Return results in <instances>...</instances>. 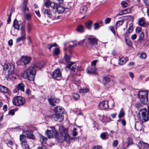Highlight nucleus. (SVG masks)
I'll use <instances>...</instances> for the list:
<instances>
[{"label":"nucleus","mask_w":149,"mask_h":149,"mask_svg":"<svg viewBox=\"0 0 149 149\" xmlns=\"http://www.w3.org/2000/svg\"><path fill=\"white\" fill-rule=\"evenodd\" d=\"M130 12L129 9H126L122 11L119 12V15H122L123 14H125L129 13Z\"/></svg>","instance_id":"nucleus-37"},{"label":"nucleus","mask_w":149,"mask_h":149,"mask_svg":"<svg viewBox=\"0 0 149 149\" xmlns=\"http://www.w3.org/2000/svg\"><path fill=\"white\" fill-rule=\"evenodd\" d=\"M61 75V72L60 69L59 68L56 69L52 74V77L54 79H56L57 77H60Z\"/></svg>","instance_id":"nucleus-12"},{"label":"nucleus","mask_w":149,"mask_h":149,"mask_svg":"<svg viewBox=\"0 0 149 149\" xmlns=\"http://www.w3.org/2000/svg\"><path fill=\"white\" fill-rule=\"evenodd\" d=\"M58 45L56 43H54L52 44H50L47 45V47L50 51L51 50V48L53 47H57Z\"/></svg>","instance_id":"nucleus-36"},{"label":"nucleus","mask_w":149,"mask_h":149,"mask_svg":"<svg viewBox=\"0 0 149 149\" xmlns=\"http://www.w3.org/2000/svg\"><path fill=\"white\" fill-rule=\"evenodd\" d=\"M103 79L106 82H109L110 81L109 78L107 77H104Z\"/></svg>","instance_id":"nucleus-62"},{"label":"nucleus","mask_w":149,"mask_h":149,"mask_svg":"<svg viewBox=\"0 0 149 149\" xmlns=\"http://www.w3.org/2000/svg\"><path fill=\"white\" fill-rule=\"evenodd\" d=\"M130 25H131V24H130V27L128 29V31H127L128 33H131L132 32V31L133 30V26H132V25H131V26H130Z\"/></svg>","instance_id":"nucleus-53"},{"label":"nucleus","mask_w":149,"mask_h":149,"mask_svg":"<svg viewBox=\"0 0 149 149\" xmlns=\"http://www.w3.org/2000/svg\"><path fill=\"white\" fill-rule=\"evenodd\" d=\"M25 136H24L23 134H21L20 135L19 139L21 142L26 141L25 139Z\"/></svg>","instance_id":"nucleus-44"},{"label":"nucleus","mask_w":149,"mask_h":149,"mask_svg":"<svg viewBox=\"0 0 149 149\" xmlns=\"http://www.w3.org/2000/svg\"><path fill=\"white\" fill-rule=\"evenodd\" d=\"M21 144L22 147L25 149H30L29 145L26 141L21 142Z\"/></svg>","instance_id":"nucleus-27"},{"label":"nucleus","mask_w":149,"mask_h":149,"mask_svg":"<svg viewBox=\"0 0 149 149\" xmlns=\"http://www.w3.org/2000/svg\"><path fill=\"white\" fill-rule=\"evenodd\" d=\"M14 70V65L12 63L6 64L3 66V71L7 75H9L13 73Z\"/></svg>","instance_id":"nucleus-6"},{"label":"nucleus","mask_w":149,"mask_h":149,"mask_svg":"<svg viewBox=\"0 0 149 149\" xmlns=\"http://www.w3.org/2000/svg\"><path fill=\"white\" fill-rule=\"evenodd\" d=\"M51 3L50 1H47L45 4V6L46 7H48L49 6H50Z\"/></svg>","instance_id":"nucleus-57"},{"label":"nucleus","mask_w":149,"mask_h":149,"mask_svg":"<svg viewBox=\"0 0 149 149\" xmlns=\"http://www.w3.org/2000/svg\"><path fill=\"white\" fill-rule=\"evenodd\" d=\"M13 26L15 29L19 30V26L18 24V21L15 19L13 22Z\"/></svg>","instance_id":"nucleus-30"},{"label":"nucleus","mask_w":149,"mask_h":149,"mask_svg":"<svg viewBox=\"0 0 149 149\" xmlns=\"http://www.w3.org/2000/svg\"><path fill=\"white\" fill-rule=\"evenodd\" d=\"M61 114L54 113L52 116V117L54 120L60 122L63 119V117Z\"/></svg>","instance_id":"nucleus-13"},{"label":"nucleus","mask_w":149,"mask_h":149,"mask_svg":"<svg viewBox=\"0 0 149 149\" xmlns=\"http://www.w3.org/2000/svg\"><path fill=\"white\" fill-rule=\"evenodd\" d=\"M100 26L99 24L97 22H96L94 24V29L95 30H97L99 29Z\"/></svg>","instance_id":"nucleus-52"},{"label":"nucleus","mask_w":149,"mask_h":149,"mask_svg":"<svg viewBox=\"0 0 149 149\" xmlns=\"http://www.w3.org/2000/svg\"><path fill=\"white\" fill-rule=\"evenodd\" d=\"M76 130V128H74L73 130V135L74 136H76L77 135V132Z\"/></svg>","instance_id":"nucleus-61"},{"label":"nucleus","mask_w":149,"mask_h":149,"mask_svg":"<svg viewBox=\"0 0 149 149\" xmlns=\"http://www.w3.org/2000/svg\"><path fill=\"white\" fill-rule=\"evenodd\" d=\"M85 41V40H82L81 42H78L77 43L76 41H74L73 42V45H71V44H70L69 45L70 47V48H71L72 47H76L78 44L79 45H81V42L83 43Z\"/></svg>","instance_id":"nucleus-28"},{"label":"nucleus","mask_w":149,"mask_h":149,"mask_svg":"<svg viewBox=\"0 0 149 149\" xmlns=\"http://www.w3.org/2000/svg\"><path fill=\"white\" fill-rule=\"evenodd\" d=\"M12 102L13 104L17 106H20L23 105L26 103V101L24 98L20 96L14 97Z\"/></svg>","instance_id":"nucleus-5"},{"label":"nucleus","mask_w":149,"mask_h":149,"mask_svg":"<svg viewBox=\"0 0 149 149\" xmlns=\"http://www.w3.org/2000/svg\"><path fill=\"white\" fill-rule=\"evenodd\" d=\"M123 23V20H120L117 22L116 24V29H117L118 27H119L120 26L122 25Z\"/></svg>","instance_id":"nucleus-39"},{"label":"nucleus","mask_w":149,"mask_h":149,"mask_svg":"<svg viewBox=\"0 0 149 149\" xmlns=\"http://www.w3.org/2000/svg\"><path fill=\"white\" fill-rule=\"evenodd\" d=\"M118 141L116 140H115L113 143V146L114 147H116L118 144Z\"/></svg>","instance_id":"nucleus-58"},{"label":"nucleus","mask_w":149,"mask_h":149,"mask_svg":"<svg viewBox=\"0 0 149 149\" xmlns=\"http://www.w3.org/2000/svg\"><path fill=\"white\" fill-rule=\"evenodd\" d=\"M42 67L39 63L35 64L34 67L32 66L29 67L22 74L23 77L25 79H28L30 81H33L34 80L36 72L35 68H40Z\"/></svg>","instance_id":"nucleus-1"},{"label":"nucleus","mask_w":149,"mask_h":149,"mask_svg":"<svg viewBox=\"0 0 149 149\" xmlns=\"http://www.w3.org/2000/svg\"><path fill=\"white\" fill-rule=\"evenodd\" d=\"M60 136L58 138L59 141L62 142L69 139V136L67 130L63 127L59 129Z\"/></svg>","instance_id":"nucleus-3"},{"label":"nucleus","mask_w":149,"mask_h":149,"mask_svg":"<svg viewBox=\"0 0 149 149\" xmlns=\"http://www.w3.org/2000/svg\"><path fill=\"white\" fill-rule=\"evenodd\" d=\"M87 10V7L86 6H83L81 8L80 11L81 14H84Z\"/></svg>","instance_id":"nucleus-34"},{"label":"nucleus","mask_w":149,"mask_h":149,"mask_svg":"<svg viewBox=\"0 0 149 149\" xmlns=\"http://www.w3.org/2000/svg\"><path fill=\"white\" fill-rule=\"evenodd\" d=\"M9 91V89L6 87L0 85V92L6 93H8Z\"/></svg>","instance_id":"nucleus-24"},{"label":"nucleus","mask_w":149,"mask_h":149,"mask_svg":"<svg viewBox=\"0 0 149 149\" xmlns=\"http://www.w3.org/2000/svg\"><path fill=\"white\" fill-rule=\"evenodd\" d=\"M8 146L10 147L14 146H16V145L14 143V142L11 140L9 141L7 143Z\"/></svg>","instance_id":"nucleus-46"},{"label":"nucleus","mask_w":149,"mask_h":149,"mask_svg":"<svg viewBox=\"0 0 149 149\" xmlns=\"http://www.w3.org/2000/svg\"><path fill=\"white\" fill-rule=\"evenodd\" d=\"M64 109L61 107H57L54 108V113L62 114L63 112Z\"/></svg>","instance_id":"nucleus-18"},{"label":"nucleus","mask_w":149,"mask_h":149,"mask_svg":"<svg viewBox=\"0 0 149 149\" xmlns=\"http://www.w3.org/2000/svg\"><path fill=\"white\" fill-rule=\"evenodd\" d=\"M47 100L49 104L53 106L55 105V103H57L59 102V100L58 99L55 98L54 96L53 95H50V96H49Z\"/></svg>","instance_id":"nucleus-9"},{"label":"nucleus","mask_w":149,"mask_h":149,"mask_svg":"<svg viewBox=\"0 0 149 149\" xmlns=\"http://www.w3.org/2000/svg\"><path fill=\"white\" fill-rule=\"evenodd\" d=\"M96 68L94 66L88 67L86 70L87 73L89 74H95V73Z\"/></svg>","instance_id":"nucleus-15"},{"label":"nucleus","mask_w":149,"mask_h":149,"mask_svg":"<svg viewBox=\"0 0 149 149\" xmlns=\"http://www.w3.org/2000/svg\"><path fill=\"white\" fill-rule=\"evenodd\" d=\"M140 56L141 58L143 59L145 58L146 57V54L145 53H142L141 54Z\"/></svg>","instance_id":"nucleus-60"},{"label":"nucleus","mask_w":149,"mask_h":149,"mask_svg":"<svg viewBox=\"0 0 149 149\" xmlns=\"http://www.w3.org/2000/svg\"><path fill=\"white\" fill-rule=\"evenodd\" d=\"M57 6L56 8V11L55 13L59 14L63 13L65 10V8L58 5Z\"/></svg>","instance_id":"nucleus-19"},{"label":"nucleus","mask_w":149,"mask_h":149,"mask_svg":"<svg viewBox=\"0 0 149 149\" xmlns=\"http://www.w3.org/2000/svg\"><path fill=\"white\" fill-rule=\"evenodd\" d=\"M148 143L142 141H140L139 143L138 146L140 148H144L146 147H148Z\"/></svg>","instance_id":"nucleus-25"},{"label":"nucleus","mask_w":149,"mask_h":149,"mask_svg":"<svg viewBox=\"0 0 149 149\" xmlns=\"http://www.w3.org/2000/svg\"><path fill=\"white\" fill-rule=\"evenodd\" d=\"M65 58L67 62L70 59V56L67 54H65Z\"/></svg>","instance_id":"nucleus-59"},{"label":"nucleus","mask_w":149,"mask_h":149,"mask_svg":"<svg viewBox=\"0 0 149 149\" xmlns=\"http://www.w3.org/2000/svg\"><path fill=\"white\" fill-rule=\"evenodd\" d=\"M127 147L132 145L133 143V141L132 139L130 138H128L127 139Z\"/></svg>","instance_id":"nucleus-43"},{"label":"nucleus","mask_w":149,"mask_h":149,"mask_svg":"<svg viewBox=\"0 0 149 149\" xmlns=\"http://www.w3.org/2000/svg\"><path fill=\"white\" fill-rule=\"evenodd\" d=\"M111 18H106L104 21L105 23L106 24L109 23L111 21Z\"/></svg>","instance_id":"nucleus-56"},{"label":"nucleus","mask_w":149,"mask_h":149,"mask_svg":"<svg viewBox=\"0 0 149 149\" xmlns=\"http://www.w3.org/2000/svg\"><path fill=\"white\" fill-rule=\"evenodd\" d=\"M33 25L32 24L29 23L27 24V28L28 32H30L32 29Z\"/></svg>","instance_id":"nucleus-35"},{"label":"nucleus","mask_w":149,"mask_h":149,"mask_svg":"<svg viewBox=\"0 0 149 149\" xmlns=\"http://www.w3.org/2000/svg\"><path fill=\"white\" fill-rule=\"evenodd\" d=\"M140 112L142 116L143 120L145 122L149 120V110H147L146 108L140 110Z\"/></svg>","instance_id":"nucleus-8"},{"label":"nucleus","mask_w":149,"mask_h":149,"mask_svg":"<svg viewBox=\"0 0 149 149\" xmlns=\"http://www.w3.org/2000/svg\"><path fill=\"white\" fill-rule=\"evenodd\" d=\"M66 68L69 70L70 74L72 75L77 74L79 69L78 66L74 62H70L67 66Z\"/></svg>","instance_id":"nucleus-4"},{"label":"nucleus","mask_w":149,"mask_h":149,"mask_svg":"<svg viewBox=\"0 0 149 149\" xmlns=\"http://www.w3.org/2000/svg\"><path fill=\"white\" fill-rule=\"evenodd\" d=\"M121 4L122 7L124 8L126 7L128 5V3L127 2L124 1H122L121 3Z\"/></svg>","instance_id":"nucleus-51"},{"label":"nucleus","mask_w":149,"mask_h":149,"mask_svg":"<svg viewBox=\"0 0 149 149\" xmlns=\"http://www.w3.org/2000/svg\"><path fill=\"white\" fill-rule=\"evenodd\" d=\"M99 117V119L100 120H101L102 122L104 123L105 125L106 124V122L108 120V118L104 115L101 116L100 115H98Z\"/></svg>","instance_id":"nucleus-23"},{"label":"nucleus","mask_w":149,"mask_h":149,"mask_svg":"<svg viewBox=\"0 0 149 149\" xmlns=\"http://www.w3.org/2000/svg\"><path fill=\"white\" fill-rule=\"evenodd\" d=\"M144 34L143 32H142L139 36V39L143 40L144 37Z\"/></svg>","instance_id":"nucleus-54"},{"label":"nucleus","mask_w":149,"mask_h":149,"mask_svg":"<svg viewBox=\"0 0 149 149\" xmlns=\"http://www.w3.org/2000/svg\"><path fill=\"white\" fill-rule=\"evenodd\" d=\"M76 30L78 32L83 33L84 31V27L82 25H79L77 26Z\"/></svg>","instance_id":"nucleus-29"},{"label":"nucleus","mask_w":149,"mask_h":149,"mask_svg":"<svg viewBox=\"0 0 149 149\" xmlns=\"http://www.w3.org/2000/svg\"><path fill=\"white\" fill-rule=\"evenodd\" d=\"M89 91V90L87 88H84L83 89H81L80 90V92L81 93H88Z\"/></svg>","instance_id":"nucleus-47"},{"label":"nucleus","mask_w":149,"mask_h":149,"mask_svg":"<svg viewBox=\"0 0 149 149\" xmlns=\"http://www.w3.org/2000/svg\"><path fill=\"white\" fill-rule=\"evenodd\" d=\"M25 39L26 36H21L17 38L16 39V42H19L22 40H25Z\"/></svg>","instance_id":"nucleus-40"},{"label":"nucleus","mask_w":149,"mask_h":149,"mask_svg":"<svg viewBox=\"0 0 149 149\" xmlns=\"http://www.w3.org/2000/svg\"><path fill=\"white\" fill-rule=\"evenodd\" d=\"M142 31V28L139 27H136V31L137 33H139L141 32Z\"/></svg>","instance_id":"nucleus-55"},{"label":"nucleus","mask_w":149,"mask_h":149,"mask_svg":"<svg viewBox=\"0 0 149 149\" xmlns=\"http://www.w3.org/2000/svg\"><path fill=\"white\" fill-rule=\"evenodd\" d=\"M107 133H103L101 134L100 136V137L103 139L105 140L107 139L106 134Z\"/></svg>","instance_id":"nucleus-48"},{"label":"nucleus","mask_w":149,"mask_h":149,"mask_svg":"<svg viewBox=\"0 0 149 149\" xmlns=\"http://www.w3.org/2000/svg\"><path fill=\"white\" fill-rule=\"evenodd\" d=\"M43 13L45 15H46L48 17L52 18L53 15L52 11L48 8L45 9L43 10Z\"/></svg>","instance_id":"nucleus-14"},{"label":"nucleus","mask_w":149,"mask_h":149,"mask_svg":"<svg viewBox=\"0 0 149 149\" xmlns=\"http://www.w3.org/2000/svg\"><path fill=\"white\" fill-rule=\"evenodd\" d=\"M98 106L101 109H105L109 108L108 102L107 101H104L100 103Z\"/></svg>","instance_id":"nucleus-11"},{"label":"nucleus","mask_w":149,"mask_h":149,"mask_svg":"<svg viewBox=\"0 0 149 149\" xmlns=\"http://www.w3.org/2000/svg\"><path fill=\"white\" fill-rule=\"evenodd\" d=\"M138 24L140 26H144L146 24L145 18L142 17L139 19V20Z\"/></svg>","instance_id":"nucleus-26"},{"label":"nucleus","mask_w":149,"mask_h":149,"mask_svg":"<svg viewBox=\"0 0 149 149\" xmlns=\"http://www.w3.org/2000/svg\"><path fill=\"white\" fill-rule=\"evenodd\" d=\"M28 0H23L22 5V9L24 12L28 11L29 8L27 7Z\"/></svg>","instance_id":"nucleus-20"},{"label":"nucleus","mask_w":149,"mask_h":149,"mask_svg":"<svg viewBox=\"0 0 149 149\" xmlns=\"http://www.w3.org/2000/svg\"><path fill=\"white\" fill-rule=\"evenodd\" d=\"M58 5V4L56 3L51 2L50 6L53 9H56V7H58L57 6Z\"/></svg>","instance_id":"nucleus-42"},{"label":"nucleus","mask_w":149,"mask_h":149,"mask_svg":"<svg viewBox=\"0 0 149 149\" xmlns=\"http://www.w3.org/2000/svg\"><path fill=\"white\" fill-rule=\"evenodd\" d=\"M125 114V111L123 109H121L118 114V117L120 118L123 116Z\"/></svg>","instance_id":"nucleus-41"},{"label":"nucleus","mask_w":149,"mask_h":149,"mask_svg":"<svg viewBox=\"0 0 149 149\" xmlns=\"http://www.w3.org/2000/svg\"><path fill=\"white\" fill-rule=\"evenodd\" d=\"M135 127L137 131H141L142 129L143 126L141 124L138 123L135 124Z\"/></svg>","instance_id":"nucleus-33"},{"label":"nucleus","mask_w":149,"mask_h":149,"mask_svg":"<svg viewBox=\"0 0 149 149\" xmlns=\"http://www.w3.org/2000/svg\"><path fill=\"white\" fill-rule=\"evenodd\" d=\"M50 127L51 128V130H47L46 132V133L48 138L56 137L58 134V133L55 130L54 127L53 126L52 127Z\"/></svg>","instance_id":"nucleus-7"},{"label":"nucleus","mask_w":149,"mask_h":149,"mask_svg":"<svg viewBox=\"0 0 149 149\" xmlns=\"http://www.w3.org/2000/svg\"><path fill=\"white\" fill-rule=\"evenodd\" d=\"M21 31V36H26V33L25 27L24 25H22L20 29Z\"/></svg>","instance_id":"nucleus-32"},{"label":"nucleus","mask_w":149,"mask_h":149,"mask_svg":"<svg viewBox=\"0 0 149 149\" xmlns=\"http://www.w3.org/2000/svg\"><path fill=\"white\" fill-rule=\"evenodd\" d=\"M23 133L25 134V136H26L29 138L31 139H34L35 138L32 132L31 131H24Z\"/></svg>","instance_id":"nucleus-17"},{"label":"nucleus","mask_w":149,"mask_h":149,"mask_svg":"<svg viewBox=\"0 0 149 149\" xmlns=\"http://www.w3.org/2000/svg\"><path fill=\"white\" fill-rule=\"evenodd\" d=\"M125 41L127 45L131 46L132 45V42L128 37H125Z\"/></svg>","instance_id":"nucleus-38"},{"label":"nucleus","mask_w":149,"mask_h":149,"mask_svg":"<svg viewBox=\"0 0 149 149\" xmlns=\"http://www.w3.org/2000/svg\"><path fill=\"white\" fill-rule=\"evenodd\" d=\"M111 31L113 32V34H114L115 36H116L118 37V34H116V32L115 31V29L114 27L112 26H110L109 27Z\"/></svg>","instance_id":"nucleus-45"},{"label":"nucleus","mask_w":149,"mask_h":149,"mask_svg":"<svg viewBox=\"0 0 149 149\" xmlns=\"http://www.w3.org/2000/svg\"><path fill=\"white\" fill-rule=\"evenodd\" d=\"M92 149H102V148L100 146L97 145L94 146Z\"/></svg>","instance_id":"nucleus-63"},{"label":"nucleus","mask_w":149,"mask_h":149,"mask_svg":"<svg viewBox=\"0 0 149 149\" xmlns=\"http://www.w3.org/2000/svg\"><path fill=\"white\" fill-rule=\"evenodd\" d=\"M148 90H142L139 91L137 95L138 98L143 104H146L148 102Z\"/></svg>","instance_id":"nucleus-2"},{"label":"nucleus","mask_w":149,"mask_h":149,"mask_svg":"<svg viewBox=\"0 0 149 149\" xmlns=\"http://www.w3.org/2000/svg\"><path fill=\"white\" fill-rule=\"evenodd\" d=\"M93 22L91 20H88L85 23L86 27L88 30H90L92 28V25Z\"/></svg>","instance_id":"nucleus-22"},{"label":"nucleus","mask_w":149,"mask_h":149,"mask_svg":"<svg viewBox=\"0 0 149 149\" xmlns=\"http://www.w3.org/2000/svg\"><path fill=\"white\" fill-rule=\"evenodd\" d=\"M128 60L127 57H122L119 59L118 64L120 65H123L125 64Z\"/></svg>","instance_id":"nucleus-21"},{"label":"nucleus","mask_w":149,"mask_h":149,"mask_svg":"<svg viewBox=\"0 0 149 149\" xmlns=\"http://www.w3.org/2000/svg\"><path fill=\"white\" fill-rule=\"evenodd\" d=\"M73 97L76 100L78 99L80 97L79 95L78 94L76 93L73 94Z\"/></svg>","instance_id":"nucleus-50"},{"label":"nucleus","mask_w":149,"mask_h":149,"mask_svg":"<svg viewBox=\"0 0 149 149\" xmlns=\"http://www.w3.org/2000/svg\"><path fill=\"white\" fill-rule=\"evenodd\" d=\"M88 42L91 45H96L97 44L98 40L92 36H90L87 38Z\"/></svg>","instance_id":"nucleus-10"},{"label":"nucleus","mask_w":149,"mask_h":149,"mask_svg":"<svg viewBox=\"0 0 149 149\" xmlns=\"http://www.w3.org/2000/svg\"><path fill=\"white\" fill-rule=\"evenodd\" d=\"M60 49L58 48H55L54 54L55 55H57L58 54L60 53Z\"/></svg>","instance_id":"nucleus-49"},{"label":"nucleus","mask_w":149,"mask_h":149,"mask_svg":"<svg viewBox=\"0 0 149 149\" xmlns=\"http://www.w3.org/2000/svg\"><path fill=\"white\" fill-rule=\"evenodd\" d=\"M97 62L98 60H97L93 61L91 63V65L93 66L95 65Z\"/></svg>","instance_id":"nucleus-64"},{"label":"nucleus","mask_w":149,"mask_h":149,"mask_svg":"<svg viewBox=\"0 0 149 149\" xmlns=\"http://www.w3.org/2000/svg\"><path fill=\"white\" fill-rule=\"evenodd\" d=\"M21 60L22 62L26 65L30 63L31 58L30 57H22Z\"/></svg>","instance_id":"nucleus-16"},{"label":"nucleus","mask_w":149,"mask_h":149,"mask_svg":"<svg viewBox=\"0 0 149 149\" xmlns=\"http://www.w3.org/2000/svg\"><path fill=\"white\" fill-rule=\"evenodd\" d=\"M25 85L23 83H20L18 85V90H20L21 91L24 92V87Z\"/></svg>","instance_id":"nucleus-31"}]
</instances>
